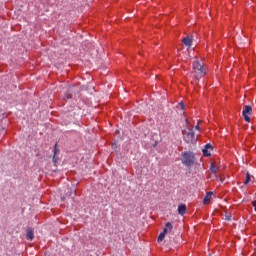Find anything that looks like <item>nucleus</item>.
<instances>
[{
	"label": "nucleus",
	"mask_w": 256,
	"mask_h": 256,
	"mask_svg": "<svg viewBox=\"0 0 256 256\" xmlns=\"http://www.w3.org/2000/svg\"><path fill=\"white\" fill-rule=\"evenodd\" d=\"M193 71L196 79H201L207 75V69L203 65V62L199 60L193 62Z\"/></svg>",
	"instance_id": "f257e3e1"
},
{
	"label": "nucleus",
	"mask_w": 256,
	"mask_h": 256,
	"mask_svg": "<svg viewBox=\"0 0 256 256\" xmlns=\"http://www.w3.org/2000/svg\"><path fill=\"white\" fill-rule=\"evenodd\" d=\"M182 163L186 165V167H191L195 163V155L191 152L182 153Z\"/></svg>",
	"instance_id": "f03ea898"
},
{
	"label": "nucleus",
	"mask_w": 256,
	"mask_h": 256,
	"mask_svg": "<svg viewBox=\"0 0 256 256\" xmlns=\"http://www.w3.org/2000/svg\"><path fill=\"white\" fill-rule=\"evenodd\" d=\"M184 140L186 143H195L197 138H195V132L193 131V126H189V131L184 133Z\"/></svg>",
	"instance_id": "7ed1b4c3"
},
{
	"label": "nucleus",
	"mask_w": 256,
	"mask_h": 256,
	"mask_svg": "<svg viewBox=\"0 0 256 256\" xmlns=\"http://www.w3.org/2000/svg\"><path fill=\"white\" fill-rule=\"evenodd\" d=\"M252 114H253V108L249 105L244 106L242 115H243L244 121H246V123H251V118L249 117V115H252Z\"/></svg>",
	"instance_id": "20e7f679"
},
{
	"label": "nucleus",
	"mask_w": 256,
	"mask_h": 256,
	"mask_svg": "<svg viewBox=\"0 0 256 256\" xmlns=\"http://www.w3.org/2000/svg\"><path fill=\"white\" fill-rule=\"evenodd\" d=\"M213 151V146L211 144H206L202 153L204 157H211V152Z\"/></svg>",
	"instance_id": "39448f33"
},
{
	"label": "nucleus",
	"mask_w": 256,
	"mask_h": 256,
	"mask_svg": "<svg viewBox=\"0 0 256 256\" xmlns=\"http://www.w3.org/2000/svg\"><path fill=\"white\" fill-rule=\"evenodd\" d=\"M211 197H213V192H208L204 199H203V203L204 205H209V203H211Z\"/></svg>",
	"instance_id": "423d86ee"
},
{
	"label": "nucleus",
	"mask_w": 256,
	"mask_h": 256,
	"mask_svg": "<svg viewBox=\"0 0 256 256\" xmlns=\"http://www.w3.org/2000/svg\"><path fill=\"white\" fill-rule=\"evenodd\" d=\"M178 213L179 215H185L187 213V206H185V204H180L178 206Z\"/></svg>",
	"instance_id": "0eeeda50"
},
{
	"label": "nucleus",
	"mask_w": 256,
	"mask_h": 256,
	"mask_svg": "<svg viewBox=\"0 0 256 256\" xmlns=\"http://www.w3.org/2000/svg\"><path fill=\"white\" fill-rule=\"evenodd\" d=\"M173 231V224L171 222L166 223L163 233L167 235V233H171Z\"/></svg>",
	"instance_id": "6e6552de"
},
{
	"label": "nucleus",
	"mask_w": 256,
	"mask_h": 256,
	"mask_svg": "<svg viewBox=\"0 0 256 256\" xmlns=\"http://www.w3.org/2000/svg\"><path fill=\"white\" fill-rule=\"evenodd\" d=\"M182 43H184L186 47H191L193 40L189 37H186L182 40Z\"/></svg>",
	"instance_id": "1a4fd4ad"
},
{
	"label": "nucleus",
	"mask_w": 256,
	"mask_h": 256,
	"mask_svg": "<svg viewBox=\"0 0 256 256\" xmlns=\"http://www.w3.org/2000/svg\"><path fill=\"white\" fill-rule=\"evenodd\" d=\"M210 171L212 173H217V171H219V166L217 165V163L212 162L210 165Z\"/></svg>",
	"instance_id": "9d476101"
},
{
	"label": "nucleus",
	"mask_w": 256,
	"mask_h": 256,
	"mask_svg": "<svg viewBox=\"0 0 256 256\" xmlns=\"http://www.w3.org/2000/svg\"><path fill=\"white\" fill-rule=\"evenodd\" d=\"M27 239H29L30 241H33V230H27V235H26Z\"/></svg>",
	"instance_id": "9b49d317"
},
{
	"label": "nucleus",
	"mask_w": 256,
	"mask_h": 256,
	"mask_svg": "<svg viewBox=\"0 0 256 256\" xmlns=\"http://www.w3.org/2000/svg\"><path fill=\"white\" fill-rule=\"evenodd\" d=\"M249 183H251V174L247 173L244 185H249Z\"/></svg>",
	"instance_id": "f8f14e48"
},
{
	"label": "nucleus",
	"mask_w": 256,
	"mask_h": 256,
	"mask_svg": "<svg viewBox=\"0 0 256 256\" xmlns=\"http://www.w3.org/2000/svg\"><path fill=\"white\" fill-rule=\"evenodd\" d=\"M165 235H167V234H165V232H162L159 234L158 243H161V241H163V239H165Z\"/></svg>",
	"instance_id": "ddd939ff"
},
{
	"label": "nucleus",
	"mask_w": 256,
	"mask_h": 256,
	"mask_svg": "<svg viewBox=\"0 0 256 256\" xmlns=\"http://www.w3.org/2000/svg\"><path fill=\"white\" fill-rule=\"evenodd\" d=\"M55 155H57V145H55V148H54V157H53L54 161H55Z\"/></svg>",
	"instance_id": "4468645a"
},
{
	"label": "nucleus",
	"mask_w": 256,
	"mask_h": 256,
	"mask_svg": "<svg viewBox=\"0 0 256 256\" xmlns=\"http://www.w3.org/2000/svg\"><path fill=\"white\" fill-rule=\"evenodd\" d=\"M195 129L196 131H201V127H199V124L196 125Z\"/></svg>",
	"instance_id": "2eb2a0df"
},
{
	"label": "nucleus",
	"mask_w": 256,
	"mask_h": 256,
	"mask_svg": "<svg viewBox=\"0 0 256 256\" xmlns=\"http://www.w3.org/2000/svg\"><path fill=\"white\" fill-rule=\"evenodd\" d=\"M180 105H181V107H182V109H183V103H180Z\"/></svg>",
	"instance_id": "dca6fc26"
}]
</instances>
